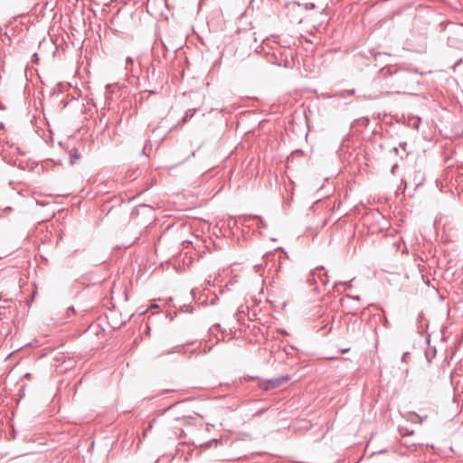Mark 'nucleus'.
Wrapping results in <instances>:
<instances>
[{"instance_id": "nucleus-1", "label": "nucleus", "mask_w": 463, "mask_h": 463, "mask_svg": "<svg viewBox=\"0 0 463 463\" xmlns=\"http://www.w3.org/2000/svg\"><path fill=\"white\" fill-rule=\"evenodd\" d=\"M314 4L301 5L298 2L288 3L286 5L287 15L292 23L300 24L304 18V14L308 9H314Z\"/></svg>"}, {"instance_id": "nucleus-2", "label": "nucleus", "mask_w": 463, "mask_h": 463, "mask_svg": "<svg viewBox=\"0 0 463 463\" xmlns=\"http://www.w3.org/2000/svg\"><path fill=\"white\" fill-rule=\"evenodd\" d=\"M328 281V276L323 267H317L312 269L307 279V282L314 287L313 290L316 292L319 289V284L326 286Z\"/></svg>"}, {"instance_id": "nucleus-3", "label": "nucleus", "mask_w": 463, "mask_h": 463, "mask_svg": "<svg viewBox=\"0 0 463 463\" xmlns=\"http://www.w3.org/2000/svg\"><path fill=\"white\" fill-rule=\"evenodd\" d=\"M382 74L384 77L392 76L393 83H396L399 87H402L407 84V72L403 70H395L393 72L390 69H383Z\"/></svg>"}, {"instance_id": "nucleus-4", "label": "nucleus", "mask_w": 463, "mask_h": 463, "mask_svg": "<svg viewBox=\"0 0 463 463\" xmlns=\"http://www.w3.org/2000/svg\"><path fill=\"white\" fill-rule=\"evenodd\" d=\"M290 380V377L288 375H282L279 377L269 379L266 382L261 383V387L265 391L276 389L278 387H280L284 383H288Z\"/></svg>"}, {"instance_id": "nucleus-5", "label": "nucleus", "mask_w": 463, "mask_h": 463, "mask_svg": "<svg viewBox=\"0 0 463 463\" xmlns=\"http://www.w3.org/2000/svg\"><path fill=\"white\" fill-rule=\"evenodd\" d=\"M220 324H214L208 331L209 342L213 341L212 336H214L215 343L224 339V334L220 329Z\"/></svg>"}, {"instance_id": "nucleus-6", "label": "nucleus", "mask_w": 463, "mask_h": 463, "mask_svg": "<svg viewBox=\"0 0 463 463\" xmlns=\"http://www.w3.org/2000/svg\"><path fill=\"white\" fill-rule=\"evenodd\" d=\"M207 289L204 288V292ZM217 299H218V297L216 296L215 293H213H213L208 292L207 294L204 293V305H206L207 303L213 305Z\"/></svg>"}, {"instance_id": "nucleus-7", "label": "nucleus", "mask_w": 463, "mask_h": 463, "mask_svg": "<svg viewBox=\"0 0 463 463\" xmlns=\"http://www.w3.org/2000/svg\"><path fill=\"white\" fill-rule=\"evenodd\" d=\"M399 431L403 439L414 434L413 430H409L407 428H400Z\"/></svg>"}, {"instance_id": "nucleus-8", "label": "nucleus", "mask_w": 463, "mask_h": 463, "mask_svg": "<svg viewBox=\"0 0 463 463\" xmlns=\"http://www.w3.org/2000/svg\"><path fill=\"white\" fill-rule=\"evenodd\" d=\"M354 92H355L354 90H342L341 92H339L337 94V96L340 97V98H347L349 96L354 95Z\"/></svg>"}, {"instance_id": "nucleus-9", "label": "nucleus", "mask_w": 463, "mask_h": 463, "mask_svg": "<svg viewBox=\"0 0 463 463\" xmlns=\"http://www.w3.org/2000/svg\"><path fill=\"white\" fill-rule=\"evenodd\" d=\"M217 442H218V439H213L207 442H204V449L212 447L213 444H217Z\"/></svg>"}, {"instance_id": "nucleus-10", "label": "nucleus", "mask_w": 463, "mask_h": 463, "mask_svg": "<svg viewBox=\"0 0 463 463\" xmlns=\"http://www.w3.org/2000/svg\"><path fill=\"white\" fill-rule=\"evenodd\" d=\"M80 158V156L75 153L73 155L71 156V164H75L76 161Z\"/></svg>"}, {"instance_id": "nucleus-11", "label": "nucleus", "mask_w": 463, "mask_h": 463, "mask_svg": "<svg viewBox=\"0 0 463 463\" xmlns=\"http://www.w3.org/2000/svg\"><path fill=\"white\" fill-rule=\"evenodd\" d=\"M409 358H410V353L405 352L402 356V362L407 363Z\"/></svg>"}, {"instance_id": "nucleus-12", "label": "nucleus", "mask_w": 463, "mask_h": 463, "mask_svg": "<svg viewBox=\"0 0 463 463\" xmlns=\"http://www.w3.org/2000/svg\"><path fill=\"white\" fill-rule=\"evenodd\" d=\"M403 444H404L405 446L411 447V446H414V445H415V442H411V439H408V440H407V439H403Z\"/></svg>"}, {"instance_id": "nucleus-13", "label": "nucleus", "mask_w": 463, "mask_h": 463, "mask_svg": "<svg viewBox=\"0 0 463 463\" xmlns=\"http://www.w3.org/2000/svg\"><path fill=\"white\" fill-rule=\"evenodd\" d=\"M399 147L406 152L407 143L406 142L400 143Z\"/></svg>"}, {"instance_id": "nucleus-14", "label": "nucleus", "mask_w": 463, "mask_h": 463, "mask_svg": "<svg viewBox=\"0 0 463 463\" xmlns=\"http://www.w3.org/2000/svg\"><path fill=\"white\" fill-rule=\"evenodd\" d=\"M214 344H211L209 346H207L206 345H204V349H203V352L205 353L206 352V349H208V351H210L213 347Z\"/></svg>"}, {"instance_id": "nucleus-15", "label": "nucleus", "mask_w": 463, "mask_h": 463, "mask_svg": "<svg viewBox=\"0 0 463 463\" xmlns=\"http://www.w3.org/2000/svg\"><path fill=\"white\" fill-rule=\"evenodd\" d=\"M348 351H349V348H345V349H342V350H341V353H342V354H345V353H347Z\"/></svg>"}, {"instance_id": "nucleus-16", "label": "nucleus", "mask_w": 463, "mask_h": 463, "mask_svg": "<svg viewBox=\"0 0 463 463\" xmlns=\"http://www.w3.org/2000/svg\"><path fill=\"white\" fill-rule=\"evenodd\" d=\"M393 151H394V153H395L396 155H398V147H394V148H393Z\"/></svg>"}, {"instance_id": "nucleus-17", "label": "nucleus", "mask_w": 463, "mask_h": 463, "mask_svg": "<svg viewBox=\"0 0 463 463\" xmlns=\"http://www.w3.org/2000/svg\"><path fill=\"white\" fill-rule=\"evenodd\" d=\"M460 62H462V60H459V61L456 63V65H458Z\"/></svg>"}, {"instance_id": "nucleus-18", "label": "nucleus", "mask_w": 463, "mask_h": 463, "mask_svg": "<svg viewBox=\"0 0 463 463\" xmlns=\"http://www.w3.org/2000/svg\"><path fill=\"white\" fill-rule=\"evenodd\" d=\"M203 243H204V247H208V246L206 245V241H205V240L203 241Z\"/></svg>"}, {"instance_id": "nucleus-19", "label": "nucleus", "mask_w": 463, "mask_h": 463, "mask_svg": "<svg viewBox=\"0 0 463 463\" xmlns=\"http://www.w3.org/2000/svg\"><path fill=\"white\" fill-rule=\"evenodd\" d=\"M259 268H260V267H259V265H256V266H255V269H256L257 270L259 269Z\"/></svg>"}]
</instances>
